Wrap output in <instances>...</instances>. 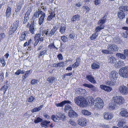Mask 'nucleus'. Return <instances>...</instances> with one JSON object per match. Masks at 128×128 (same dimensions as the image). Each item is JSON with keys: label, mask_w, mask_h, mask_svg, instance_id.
Instances as JSON below:
<instances>
[{"label": "nucleus", "mask_w": 128, "mask_h": 128, "mask_svg": "<svg viewBox=\"0 0 128 128\" xmlns=\"http://www.w3.org/2000/svg\"><path fill=\"white\" fill-rule=\"evenodd\" d=\"M56 116L54 115L52 116L51 118L54 122H57L60 120L64 121L65 120V116L64 114L60 112H58L56 113Z\"/></svg>", "instance_id": "1"}, {"label": "nucleus", "mask_w": 128, "mask_h": 128, "mask_svg": "<svg viewBox=\"0 0 128 128\" xmlns=\"http://www.w3.org/2000/svg\"><path fill=\"white\" fill-rule=\"evenodd\" d=\"M94 104L95 107L99 109L102 108L104 106V103L103 100L99 98H96L93 100Z\"/></svg>", "instance_id": "2"}, {"label": "nucleus", "mask_w": 128, "mask_h": 128, "mask_svg": "<svg viewBox=\"0 0 128 128\" xmlns=\"http://www.w3.org/2000/svg\"><path fill=\"white\" fill-rule=\"evenodd\" d=\"M119 73L121 76L124 78H128V66H125L120 69Z\"/></svg>", "instance_id": "3"}, {"label": "nucleus", "mask_w": 128, "mask_h": 128, "mask_svg": "<svg viewBox=\"0 0 128 128\" xmlns=\"http://www.w3.org/2000/svg\"><path fill=\"white\" fill-rule=\"evenodd\" d=\"M113 101L117 105V104H120L123 103L124 101V98L122 96H118L114 97L113 98Z\"/></svg>", "instance_id": "4"}, {"label": "nucleus", "mask_w": 128, "mask_h": 128, "mask_svg": "<svg viewBox=\"0 0 128 128\" xmlns=\"http://www.w3.org/2000/svg\"><path fill=\"white\" fill-rule=\"evenodd\" d=\"M118 89L119 92L122 94L126 95L128 93V88L126 86H121L119 87Z\"/></svg>", "instance_id": "5"}, {"label": "nucleus", "mask_w": 128, "mask_h": 128, "mask_svg": "<svg viewBox=\"0 0 128 128\" xmlns=\"http://www.w3.org/2000/svg\"><path fill=\"white\" fill-rule=\"evenodd\" d=\"M118 74L116 72L113 71L110 73L109 77L110 80L115 81L118 78Z\"/></svg>", "instance_id": "6"}, {"label": "nucleus", "mask_w": 128, "mask_h": 128, "mask_svg": "<svg viewBox=\"0 0 128 128\" xmlns=\"http://www.w3.org/2000/svg\"><path fill=\"white\" fill-rule=\"evenodd\" d=\"M78 122L79 125L82 126H86L87 121L85 118H82L78 120Z\"/></svg>", "instance_id": "7"}, {"label": "nucleus", "mask_w": 128, "mask_h": 128, "mask_svg": "<svg viewBox=\"0 0 128 128\" xmlns=\"http://www.w3.org/2000/svg\"><path fill=\"white\" fill-rule=\"evenodd\" d=\"M107 49L110 51L116 52L118 50V46L115 44H110L108 45Z\"/></svg>", "instance_id": "8"}, {"label": "nucleus", "mask_w": 128, "mask_h": 128, "mask_svg": "<svg viewBox=\"0 0 128 128\" xmlns=\"http://www.w3.org/2000/svg\"><path fill=\"white\" fill-rule=\"evenodd\" d=\"M69 104L71 105L72 104V102L68 100H64L60 103H56L55 104L57 107H63L65 104Z\"/></svg>", "instance_id": "9"}, {"label": "nucleus", "mask_w": 128, "mask_h": 128, "mask_svg": "<svg viewBox=\"0 0 128 128\" xmlns=\"http://www.w3.org/2000/svg\"><path fill=\"white\" fill-rule=\"evenodd\" d=\"M104 119L106 120H110L113 118V115L110 113L106 112L103 114Z\"/></svg>", "instance_id": "10"}, {"label": "nucleus", "mask_w": 128, "mask_h": 128, "mask_svg": "<svg viewBox=\"0 0 128 128\" xmlns=\"http://www.w3.org/2000/svg\"><path fill=\"white\" fill-rule=\"evenodd\" d=\"M19 23V21L18 20L15 21L12 25L10 28L12 30H13L16 31L18 27Z\"/></svg>", "instance_id": "11"}, {"label": "nucleus", "mask_w": 128, "mask_h": 128, "mask_svg": "<svg viewBox=\"0 0 128 128\" xmlns=\"http://www.w3.org/2000/svg\"><path fill=\"white\" fill-rule=\"evenodd\" d=\"M83 98L81 96H77L74 98V102L76 104L79 106Z\"/></svg>", "instance_id": "12"}, {"label": "nucleus", "mask_w": 128, "mask_h": 128, "mask_svg": "<svg viewBox=\"0 0 128 128\" xmlns=\"http://www.w3.org/2000/svg\"><path fill=\"white\" fill-rule=\"evenodd\" d=\"M83 86L90 88V90L94 91H96L97 90L96 88L93 85L87 84H84Z\"/></svg>", "instance_id": "13"}, {"label": "nucleus", "mask_w": 128, "mask_h": 128, "mask_svg": "<svg viewBox=\"0 0 128 128\" xmlns=\"http://www.w3.org/2000/svg\"><path fill=\"white\" fill-rule=\"evenodd\" d=\"M86 78L87 80L92 83L95 84L96 83L94 77L92 75L89 74L87 75Z\"/></svg>", "instance_id": "14"}, {"label": "nucleus", "mask_w": 128, "mask_h": 128, "mask_svg": "<svg viewBox=\"0 0 128 128\" xmlns=\"http://www.w3.org/2000/svg\"><path fill=\"white\" fill-rule=\"evenodd\" d=\"M106 18L105 16H104L103 18H102L101 20H99L98 23V24L99 25V26L100 27H102L104 29V23L106 20Z\"/></svg>", "instance_id": "15"}, {"label": "nucleus", "mask_w": 128, "mask_h": 128, "mask_svg": "<svg viewBox=\"0 0 128 128\" xmlns=\"http://www.w3.org/2000/svg\"><path fill=\"white\" fill-rule=\"evenodd\" d=\"M33 24H31L30 26L29 31L32 34H34V32L36 30V27L35 25Z\"/></svg>", "instance_id": "16"}, {"label": "nucleus", "mask_w": 128, "mask_h": 128, "mask_svg": "<svg viewBox=\"0 0 128 128\" xmlns=\"http://www.w3.org/2000/svg\"><path fill=\"white\" fill-rule=\"evenodd\" d=\"M68 114L70 117L72 118H76L78 115L77 114L72 110L69 111Z\"/></svg>", "instance_id": "17"}, {"label": "nucleus", "mask_w": 128, "mask_h": 128, "mask_svg": "<svg viewBox=\"0 0 128 128\" xmlns=\"http://www.w3.org/2000/svg\"><path fill=\"white\" fill-rule=\"evenodd\" d=\"M100 88L102 89L107 92H110L112 90V88L110 86L104 85H100Z\"/></svg>", "instance_id": "18"}, {"label": "nucleus", "mask_w": 128, "mask_h": 128, "mask_svg": "<svg viewBox=\"0 0 128 128\" xmlns=\"http://www.w3.org/2000/svg\"><path fill=\"white\" fill-rule=\"evenodd\" d=\"M27 36H28V34L26 33L25 32H22L20 36V40L22 41L26 40L27 38Z\"/></svg>", "instance_id": "19"}, {"label": "nucleus", "mask_w": 128, "mask_h": 128, "mask_svg": "<svg viewBox=\"0 0 128 128\" xmlns=\"http://www.w3.org/2000/svg\"><path fill=\"white\" fill-rule=\"evenodd\" d=\"M108 60L109 62L110 63H114L116 62L115 58L113 56L110 55L108 57Z\"/></svg>", "instance_id": "20"}, {"label": "nucleus", "mask_w": 128, "mask_h": 128, "mask_svg": "<svg viewBox=\"0 0 128 128\" xmlns=\"http://www.w3.org/2000/svg\"><path fill=\"white\" fill-rule=\"evenodd\" d=\"M88 104V102L83 98L79 106L81 107H85L87 106Z\"/></svg>", "instance_id": "21"}, {"label": "nucleus", "mask_w": 128, "mask_h": 128, "mask_svg": "<svg viewBox=\"0 0 128 128\" xmlns=\"http://www.w3.org/2000/svg\"><path fill=\"white\" fill-rule=\"evenodd\" d=\"M80 16L79 14H76L73 16L71 19V20L73 22H76L80 20Z\"/></svg>", "instance_id": "22"}, {"label": "nucleus", "mask_w": 128, "mask_h": 128, "mask_svg": "<svg viewBox=\"0 0 128 128\" xmlns=\"http://www.w3.org/2000/svg\"><path fill=\"white\" fill-rule=\"evenodd\" d=\"M45 16V14H43L41 16L38 20V24L40 25H41L42 24Z\"/></svg>", "instance_id": "23"}, {"label": "nucleus", "mask_w": 128, "mask_h": 128, "mask_svg": "<svg viewBox=\"0 0 128 128\" xmlns=\"http://www.w3.org/2000/svg\"><path fill=\"white\" fill-rule=\"evenodd\" d=\"M58 28L56 26H54L53 28L51 30L49 33V36H51L53 35L56 31L58 29Z\"/></svg>", "instance_id": "24"}, {"label": "nucleus", "mask_w": 128, "mask_h": 128, "mask_svg": "<svg viewBox=\"0 0 128 128\" xmlns=\"http://www.w3.org/2000/svg\"><path fill=\"white\" fill-rule=\"evenodd\" d=\"M50 123V122H48L46 120H44L42 122L41 124V126L42 127L46 128L49 127L48 124Z\"/></svg>", "instance_id": "25"}, {"label": "nucleus", "mask_w": 128, "mask_h": 128, "mask_svg": "<svg viewBox=\"0 0 128 128\" xmlns=\"http://www.w3.org/2000/svg\"><path fill=\"white\" fill-rule=\"evenodd\" d=\"M116 106V104L113 101L110 103L109 104V109L110 110H114Z\"/></svg>", "instance_id": "26"}, {"label": "nucleus", "mask_w": 128, "mask_h": 128, "mask_svg": "<svg viewBox=\"0 0 128 128\" xmlns=\"http://www.w3.org/2000/svg\"><path fill=\"white\" fill-rule=\"evenodd\" d=\"M22 6V4L20 2L18 3L16 5V7L15 8V12H19Z\"/></svg>", "instance_id": "27"}, {"label": "nucleus", "mask_w": 128, "mask_h": 128, "mask_svg": "<svg viewBox=\"0 0 128 128\" xmlns=\"http://www.w3.org/2000/svg\"><path fill=\"white\" fill-rule=\"evenodd\" d=\"M118 16L119 18L121 19H123L125 16V15L124 12L120 10L118 12Z\"/></svg>", "instance_id": "28"}, {"label": "nucleus", "mask_w": 128, "mask_h": 128, "mask_svg": "<svg viewBox=\"0 0 128 128\" xmlns=\"http://www.w3.org/2000/svg\"><path fill=\"white\" fill-rule=\"evenodd\" d=\"M31 72V70H29L26 71L25 72L26 73H25L24 75H23L22 76V79L23 80H24V81L26 80V78L29 75V73Z\"/></svg>", "instance_id": "29"}, {"label": "nucleus", "mask_w": 128, "mask_h": 128, "mask_svg": "<svg viewBox=\"0 0 128 128\" xmlns=\"http://www.w3.org/2000/svg\"><path fill=\"white\" fill-rule=\"evenodd\" d=\"M120 114L122 116L127 117L128 116V112L126 110H123L120 112Z\"/></svg>", "instance_id": "30"}, {"label": "nucleus", "mask_w": 128, "mask_h": 128, "mask_svg": "<svg viewBox=\"0 0 128 128\" xmlns=\"http://www.w3.org/2000/svg\"><path fill=\"white\" fill-rule=\"evenodd\" d=\"M119 9L120 11L125 12L128 11V6H122L119 8Z\"/></svg>", "instance_id": "31"}, {"label": "nucleus", "mask_w": 128, "mask_h": 128, "mask_svg": "<svg viewBox=\"0 0 128 128\" xmlns=\"http://www.w3.org/2000/svg\"><path fill=\"white\" fill-rule=\"evenodd\" d=\"M49 29H48L47 30H42L40 31V32L42 33V36H45V35L48 36L49 35Z\"/></svg>", "instance_id": "32"}, {"label": "nucleus", "mask_w": 128, "mask_h": 128, "mask_svg": "<svg viewBox=\"0 0 128 128\" xmlns=\"http://www.w3.org/2000/svg\"><path fill=\"white\" fill-rule=\"evenodd\" d=\"M126 121V120H122L121 121L119 122L118 124V126L120 128H121L123 127L124 125H125Z\"/></svg>", "instance_id": "33"}, {"label": "nucleus", "mask_w": 128, "mask_h": 128, "mask_svg": "<svg viewBox=\"0 0 128 128\" xmlns=\"http://www.w3.org/2000/svg\"><path fill=\"white\" fill-rule=\"evenodd\" d=\"M66 30V26H65L62 25L60 26V33L63 34L65 32Z\"/></svg>", "instance_id": "34"}, {"label": "nucleus", "mask_w": 128, "mask_h": 128, "mask_svg": "<svg viewBox=\"0 0 128 128\" xmlns=\"http://www.w3.org/2000/svg\"><path fill=\"white\" fill-rule=\"evenodd\" d=\"M116 55L117 56L122 60H124L126 58V56L124 54L120 53H117L116 54Z\"/></svg>", "instance_id": "35"}, {"label": "nucleus", "mask_w": 128, "mask_h": 128, "mask_svg": "<svg viewBox=\"0 0 128 128\" xmlns=\"http://www.w3.org/2000/svg\"><path fill=\"white\" fill-rule=\"evenodd\" d=\"M80 62V59L79 58H78L76 60V62L72 65V67L73 68L77 67L79 65Z\"/></svg>", "instance_id": "36"}, {"label": "nucleus", "mask_w": 128, "mask_h": 128, "mask_svg": "<svg viewBox=\"0 0 128 128\" xmlns=\"http://www.w3.org/2000/svg\"><path fill=\"white\" fill-rule=\"evenodd\" d=\"M43 107V105H41L38 108H35L32 110L31 112H38L42 109Z\"/></svg>", "instance_id": "37"}, {"label": "nucleus", "mask_w": 128, "mask_h": 128, "mask_svg": "<svg viewBox=\"0 0 128 128\" xmlns=\"http://www.w3.org/2000/svg\"><path fill=\"white\" fill-rule=\"evenodd\" d=\"M106 85L110 86H113L114 85L116 84L115 81L112 80H111L110 81H107L106 82Z\"/></svg>", "instance_id": "38"}, {"label": "nucleus", "mask_w": 128, "mask_h": 128, "mask_svg": "<svg viewBox=\"0 0 128 128\" xmlns=\"http://www.w3.org/2000/svg\"><path fill=\"white\" fill-rule=\"evenodd\" d=\"M101 52L103 54H113V52H112L108 50H102Z\"/></svg>", "instance_id": "39"}, {"label": "nucleus", "mask_w": 128, "mask_h": 128, "mask_svg": "<svg viewBox=\"0 0 128 128\" xmlns=\"http://www.w3.org/2000/svg\"><path fill=\"white\" fill-rule=\"evenodd\" d=\"M11 9L10 7H8L6 9V16L9 17L11 14Z\"/></svg>", "instance_id": "40"}, {"label": "nucleus", "mask_w": 128, "mask_h": 128, "mask_svg": "<svg viewBox=\"0 0 128 128\" xmlns=\"http://www.w3.org/2000/svg\"><path fill=\"white\" fill-rule=\"evenodd\" d=\"M82 114L84 115L89 116L91 114V113L88 110H82Z\"/></svg>", "instance_id": "41"}, {"label": "nucleus", "mask_w": 128, "mask_h": 128, "mask_svg": "<svg viewBox=\"0 0 128 128\" xmlns=\"http://www.w3.org/2000/svg\"><path fill=\"white\" fill-rule=\"evenodd\" d=\"M91 67L93 69H98L100 68V66L97 64L94 63L92 64Z\"/></svg>", "instance_id": "42"}, {"label": "nucleus", "mask_w": 128, "mask_h": 128, "mask_svg": "<svg viewBox=\"0 0 128 128\" xmlns=\"http://www.w3.org/2000/svg\"><path fill=\"white\" fill-rule=\"evenodd\" d=\"M47 80L49 82L52 84L54 82H55V78L54 77L50 76L48 78Z\"/></svg>", "instance_id": "43"}, {"label": "nucleus", "mask_w": 128, "mask_h": 128, "mask_svg": "<svg viewBox=\"0 0 128 128\" xmlns=\"http://www.w3.org/2000/svg\"><path fill=\"white\" fill-rule=\"evenodd\" d=\"M122 34V36L124 38H128V32L126 30H124Z\"/></svg>", "instance_id": "44"}, {"label": "nucleus", "mask_w": 128, "mask_h": 128, "mask_svg": "<svg viewBox=\"0 0 128 128\" xmlns=\"http://www.w3.org/2000/svg\"><path fill=\"white\" fill-rule=\"evenodd\" d=\"M42 119L38 117L35 118L34 121L35 123L37 124L38 122H42Z\"/></svg>", "instance_id": "45"}, {"label": "nucleus", "mask_w": 128, "mask_h": 128, "mask_svg": "<svg viewBox=\"0 0 128 128\" xmlns=\"http://www.w3.org/2000/svg\"><path fill=\"white\" fill-rule=\"evenodd\" d=\"M32 12V10L31 8L28 9V11L25 14V16L27 17H29V16L30 15V14Z\"/></svg>", "instance_id": "46"}, {"label": "nucleus", "mask_w": 128, "mask_h": 128, "mask_svg": "<svg viewBox=\"0 0 128 128\" xmlns=\"http://www.w3.org/2000/svg\"><path fill=\"white\" fill-rule=\"evenodd\" d=\"M54 42H53V43H51L48 46V48H50V49H52L54 48H56L57 49V48H56L54 44Z\"/></svg>", "instance_id": "47"}, {"label": "nucleus", "mask_w": 128, "mask_h": 128, "mask_svg": "<svg viewBox=\"0 0 128 128\" xmlns=\"http://www.w3.org/2000/svg\"><path fill=\"white\" fill-rule=\"evenodd\" d=\"M98 33L96 32L95 33H94L92 34L90 37L91 40H93L96 39V37L98 36Z\"/></svg>", "instance_id": "48"}, {"label": "nucleus", "mask_w": 128, "mask_h": 128, "mask_svg": "<svg viewBox=\"0 0 128 128\" xmlns=\"http://www.w3.org/2000/svg\"><path fill=\"white\" fill-rule=\"evenodd\" d=\"M87 98L88 99V102L90 103H91V104H94L93 100V97L92 96H89Z\"/></svg>", "instance_id": "49"}, {"label": "nucleus", "mask_w": 128, "mask_h": 128, "mask_svg": "<svg viewBox=\"0 0 128 128\" xmlns=\"http://www.w3.org/2000/svg\"><path fill=\"white\" fill-rule=\"evenodd\" d=\"M78 90L80 92V93L81 94H85L86 92V90H85L82 88H79Z\"/></svg>", "instance_id": "50"}, {"label": "nucleus", "mask_w": 128, "mask_h": 128, "mask_svg": "<svg viewBox=\"0 0 128 128\" xmlns=\"http://www.w3.org/2000/svg\"><path fill=\"white\" fill-rule=\"evenodd\" d=\"M71 108V107L70 105L68 104H67L65 105L64 106V112H66V111L68 110Z\"/></svg>", "instance_id": "51"}, {"label": "nucleus", "mask_w": 128, "mask_h": 128, "mask_svg": "<svg viewBox=\"0 0 128 128\" xmlns=\"http://www.w3.org/2000/svg\"><path fill=\"white\" fill-rule=\"evenodd\" d=\"M61 39L64 42H65L68 40L67 37L64 36H61Z\"/></svg>", "instance_id": "52"}, {"label": "nucleus", "mask_w": 128, "mask_h": 128, "mask_svg": "<svg viewBox=\"0 0 128 128\" xmlns=\"http://www.w3.org/2000/svg\"><path fill=\"white\" fill-rule=\"evenodd\" d=\"M102 27H100L99 26H97L96 28L95 31L97 33L99 32L101 30L103 29Z\"/></svg>", "instance_id": "53"}, {"label": "nucleus", "mask_w": 128, "mask_h": 128, "mask_svg": "<svg viewBox=\"0 0 128 128\" xmlns=\"http://www.w3.org/2000/svg\"><path fill=\"white\" fill-rule=\"evenodd\" d=\"M38 18L32 16V20H33V22H32L31 24H34L38 20Z\"/></svg>", "instance_id": "54"}, {"label": "nucleus", "mask_w": 128, "mask_h": 128, "mask_svg": "<svg viewBox=\"0 0 128 128\" xmlns=\"http://www.w3.org/2000/svg\"><path fill=\"white\" fill-rule=\"evenodd\" d=\"M34 99V98L32 96H31L30 97L28 98L27 100L29 102H31Z\"/></svg>", "instance_id": "55"}, {"label": "nucleus", "mask_w": 128, "mask_h": 128, "mask_svg": "<svg viewBox=\"0 0 128 128\" xmlns=\"http://www.w3.org/2000/svg\"><path fill=\"white\" fill-rule=\"evenodd\" d=\"M38 80L35 79H32L31 81V83L32 85H34L37 84Z\"/></svg>", "instance_id": "56"}, {"label": "nucleus", "mask_w": 128, "mask_h": 128, "mask_svg": "<svg viewBox=\"0 0 128 128\" xmlns=\"http://www.w3.org/2000/svg\"><path fill=\"white\" fill-rule=\"evenodd\" d=\"M100 2V0H95L94 2V4L96 6L99 4Z\"/></svg>", "instance_id": "57"}, {"label": "nucleus", "mask_w": 128, "mask_h": 128, "mask_svg": "<svg viewBox=\"0 0 128 128\" xmlns=\"http://www.w3.org/2000/svg\"><path fill=\"white\" fill-rule=\"evenodd\" d=\"M23 21L24 24H25L29 20V17L24 16Z\"/></svg>", "instance_id": "58"}, {"label": "nucleus", "mask_w": 128, "mask_h": 128, "mask_svg": "<svg viewBox=\"0 0 128 128\" xmlns=\"http://www.w3.org/2000/svg\"><path fill=\"white\" fill-rule=\"evenodd\" d=\"M39 16V14L36 11L34 13V14L33 15V16H34V17L38 18Z\"/></svg>", "instance_id": "59"}, {"label": "nucleus", "mask_w": 128, "mask_h": 128, "mask_svg": "<svg viewBox=\"0 0 128 128\" xmlns=\"http://www.w3.org/2000/svg\"><path fill=\"white\" fill-rule=\"evenodd\" d=\"M57 57L59 60H62L63 59V57L62 54H60L57 56Z\"/></svg>", "instance_id": "60"}, {"label": "nucleus", "mask_w": 128, "mask_h": 128, "mask_svg": "<svg viewBox=\"0 0 128 128\" xmlns=\"http://www.w3.org/2000/svg\"><path fill=\"white\" fill-rule=\"evenodd\" d=\"M46 52V50H45L40 51V54L39 55L38 57L40 58V56H41L44 54Z\"/></svg>", "instance_id": "61"}, {"label": "nucleus", "mask_w": 128, "mask_h": 128, "mask_svg": "<svg viewBox=\"0 0 128 128\" xmlns=\"http://www.w3.org/2000/svg\"><path fill=\"white\" fill-rule=\"evenodd\" d=\"M5 37V35L4 33H1L0 34V42Z\"/></svg>", "instance_id": "62"}, {"label": "nucleus", "mask_w": 128, "mask_h": 128, "mask_svg": "<svg viewBox=\"0 0 128 128\" xmlns=\"http://www.w3.org/2000/svg\"><path fill=\"white\" fill-rule=\"evenodd\" d=\"M68 123L73 126H75L76 125V122L71 120H70L69 121Z\"/></svg>", "instance_id": "63"}, {"label": "nucleus", "mask_w": 128, "mask_h": 128, "mask_svg": "<svg viewBox=\"0 0 128 128\" xmlns=\"http://www.w3.org/2000/svg\"><path fill=\"white\" fill-rule=\"evenodd\" d=\"M124 53L126 56L128 57V50L126 49L124 50Z\"/></svg>", "instance_id": "64"}]
</instances>
